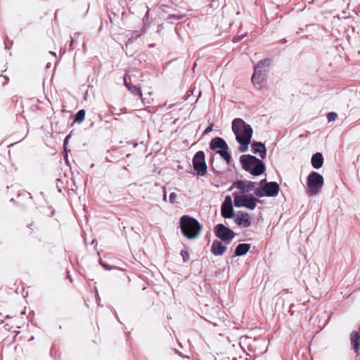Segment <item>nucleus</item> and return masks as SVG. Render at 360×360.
Masks as SVG:
<instances>
[{"label": "nucleus", "mask_w": 360, "mask_h": 360, "mask_svg": "<svg viewBox=\"0 0 360 360\" xmlns=\"http://www.w3.org/2000/svg\"><path fill=\"white\" fill-rule=\"evenodd\" d=\"M231 125L236 139L239 143L238 150L240 153L246 152L253 134L252 127L240 118L234 119Z\"/></svg>", "instance_id": "f257e3e1"}, {"label": "nucleus", "mask_w": 360, "mask_h": 360, "mask_svg": "<svg viewBox=\"0 0 360 360\" xmlns=\"http://www.w3.org/2000/svg\"><path fill=\"white\" fill-rule=\"evenodd\" d=\"M179 226L182 234L189 240L198 238L202 231L199 221L188 215H184L180 218Z\"/></svg>", "instance_id": "f03ea898"}, {"label": "nucleus", "mask_w": 360, "mask_h": 360, "mask_svg": "<svg viewBox=\"0 0 360 360\" xmlns=\"http://www.w3.org/2000/svg\"><path fill=\"white\" fill-rule=\"evenodd\" d=\"M241 167L253 176H259L265 171L264 162L252 155H242L240 157Z\"/></svg>", "instance_id": "7ed1b4c3"}, {"label": "nucleus", "mask_w": 360, "mask_h": 360, "mask_svg": "<svg viewBox=\"0 0 360 360\" xmlns=\"http://www.w3.org/2000/svg\"><path fill=\"white\" fill-rule=\"evenodd\" d=\"M323 177L316 172H311L307 179V194L309 196L316 195L323 186Z\"/></svg>", "instance_id": "20e7f679"}, {"label": "nucleus", "mask_w": 360, "mask_h": 360, "mask_svg": "<svg viewBox=\"0 0 360 360\" xmlns=\"http://www.w3.org/2000/svg\"><path fill=\"white\" fill-rule=\"evenodd\" d=\"M234 198V205L236 207H245L253 210L257 206V202L261 201L254 197L252 194L239 195L236 193H233Z\"/></svg>", "instance_id": "39448f33"}, {"label": "nucleus", "mask_w": 360, "mask_h": 360, "mask_svg": "<svg viewBox=\"0 0 360 360\" xmlns=\"http://www.w3.org/2000/svg\"><path fill=\"white\" fill-rule=\"evenodd\" d=\"M193 165L196 174L199 176H204L207 169L205 160V153L202 150L198 151L193 158Z\"/></svg>", "instance_id": "423d86ee"}, {"label": "nucleus", "mask_w": 360, "mask_h": 360, "mask_svg": "<svg viewBox=\"0 0 360 360\" xmlns=\"http://www.w3.org/2000/svg\"><path fill=\"white\" fill-rule=\"evenodd\" d=\"M214 233L217 238L229 244L235 236V233L222 224H218L214 227Z\"/></svg>", "instance_id": "0eeeda50"}, {"label": "nucleus", "mask_w": 360, "mask_h": 360, "mask_svg": "<svg viewBox=\"0 0 360 360\" xmlns=\"http://www.w3.org/2000/svg\"><path fill=\"white\" fill-rule=\"evenodd\" d=\"M255 182L238 180L233 184V186L230 188L229 190H231L233 188H236L240 190L243 193H245L252 191L255 189Z\"/></svg>", "instance_id": "6e6552de"}, {"label": "nucleus", "mask_w": 360, "mask_h": 360, "mask_svg": "<svg viewBox=\"0 0 360 360\" xmlns=\"http://www.w3.org/2000/svg\"><path fill=\"white\" fill-rule=\"evenodd\" d=\"M221 215L224 218L231 219L234 216V211L232 205V199L230 195L225 198L221 207Z\"/></svg>", "instance_id": "1a4fd4ad"}, {"label": "nucleus", "mask_w": 360, "mask_h": 360, "mask_svg": "<svg viewBox=\"0 0 360 360\" xmlns=\"http://www.w3.org/2000/svg\"><path fill=\"white\" fill-rule=\"evenodd\" d=\"M264 194L267 197H276L278 195L280 191L279 185L275 181L266 183L264 185Z\"/></svg>", "instance_id": "9d476101"}, {"label": "nucleus", "mask_w": 360, "mask_h": 360, "mask_svg": "<svg viewBox=\"0 0 360 360\" xmlns=\"http://www.w3.org/2000/svg\"><path fill=\"white\" fill-rule=\"evenodd\" d=\"M236 223L240 226L248 228L251 225V221L248 213L239 211L235 219Z\"/></svg>", "instance_id": "9b49d317"}, {"label": "nucleus", "mask_w": 360, "mask_h": 360, "mask_svg": "<svg viewBox=\"0 0 360 360\" xmlns=\"http://www.w3.org/2000/svg\"><path fill=\"white\" fill-rule=\"evenodd\" d=\"M251 148L254 154L258 155L262 159L265 158L266 155V148L264 143L262 142L253 141L251 143Z\"/></svg>", "instance_id": "f8f14e48"}, {"label": "nucleus", "mask_w": 360, "mask_h": 360, "mask_svg": "<svg viewBox=\"0 0 360 360\" xmlns=\"http://www.w3.org/2000/svg\"><path fill=\"white\" fill-rule=\"evenodd\" d=\"M226 247L222 244L219 240H214L211 245V252L216 256H221L224 254Z\"/></svg>", "instance_id": "ddd939ff"}, {"label": "nucleus", "mask_w": 360, "mask_h": 360, "mask_svg": "<svg viewBox=\"0 0 360 360\" xmlns=\"http://www.w3.org/2000/svg\"><path fill=\"white\" fill-rule=\"evenodd\" d=\"M210 147L212 150L220 149H229V146L226 141L221 137H215L212 139Z\"/></svg>", "instance_id": "4468645a"}, {"label": "nucleus", "mask_w": 360, "mask_h": 360, "mask_svg": "<svg viewBox=\"0 0 360 360\" xmlns=\"http://www.w3.org/2000/svg\"><path fill=\"white\" fill-rule=\"evenodd\" d=\"M270 64V59L265 58L262 60L255 65V71L259 72L260 75H264V73L267 71V68L269 67Z\"/></svg>", "instance_id": "2eb2a0df"}, {"label": "nucleus", "mask_w": 360, "mask_h": 360, "mask_svg": "<svg viewBox=\"0 0 360 360\" xmlns=\"http://www.w3.org/2000/svg\"><path fill=\"white\" fill-rule=\"evenodd\" d=\"M351 344L356 353L360 350V334L358 332H353L350 335Z\"/></svg>", "instance_id": "dca6fc26"}, {"label": "nucleus", "mask_w": 360, "mask_h": 360, "mask_svg": "<svg viewBox=\"0 0 360 360\" xmlns=\"http://www.w3.org/2000/svg\"><path fill=\"white\" fill-rule=\"evenodd\" d=\"M311 165L314 168L319 169L322 167L323 163V158L321 153H316L311 157Z\"/></svg>", "instance_id": "f3484780"}, {"label": "nucleus", "mask_w": 360, "mask_h": 360, "mask_svg": "<svg viewBox=\"0 0 360 360\" xmlns=\"http://www.w3.org/2000/svg\"><path fill=\"white\" fill-rule=\"evenodd\" d=\"M250 245L248 243H240L239 244L235 250V255L237 257L243 256L245 255L250 250Z\"/></svg>", "instance_id": "a211bd4d"}, {"label": "nucleus", "mask_w": 360, "mask_h": 360, "mask_svg": "<svg viewBox=\"0 0 360 360\" xmlns=\"http://www.w3.org/2000/svg\"><path fill=\"white\" fill-rule=\"evenodd\" d=\"M264 75H260L259 72H257L256 71L254 72L252 76V82L254 84L255 86L259 85L261 82L264 79Z\"/></svg>", "instance_id": "6ab92c4d"}, {"label": "nucleus", "mask_w": 360, "mask_h": 360, "mask_svg": "<svg viewBox=\"0 0 360 360\" xmlns=\"http://www.w3.org/2000/svg\"><path fill=\"white\" fill-rule=\"evenodd\" d=\"M217 153L220 155V156L226 162V163H229L231 156L230 153L228 151V149H221L217 151Z\"/></svg>", "instance_id": "aec40b11"}, {"label": "nucleus", "mask_w": 360, "mask_h": 360, "mask_svg": "<svg viewBox=\"0 0 360 360\" xmlns=\"http://www.w3.org/2000/svg\"><path fill=\"white\" fill-rule=\"evenodd\" d=\"M132 94H134V96H139L141 98H142V93H141V91L140 89V88L137 87L136 86H134V85H131L130 86H128V89H127Z\"/></svg>", "instance_id": "412c9836"}, {"label": "nucleus", "mask_w": 360, "mask_h": 360, "mask_svg": "<svg viewBox=\"0 0 360 360\" xmlns=\"http://www.w3.org/2000/svg\"><path fill=\"white\" fill-rule=\"evenodd\" d=\"M84 117H85V110H80L75 115V122L81 123L84 121Z\"/></svg>", "instance_id": "4be33fe9"}, {"label": "nucleus", "mask_w": 360, "mask_h": 360, "mask_svg": "<svg viewBox=\"0 0 360 360\" xmlns=\"http://www.w3.org/2000/svg\"><path fill=\"white\" fill-rule=\"evenodd\" d=\"M253 191H254V194L257 198H262L265 195L264 186L262 187L255 188V189Z\"/></svg>", "instance_id": "5701e85b"}, {"label": "nucleus", "mask_w": 360, "mask_h": 360, "mask_svg": "<svg viewBox=\"0 0 360 360\" xmlns=\"http://www.w3.org/2000/svg\"><path fill=\"white\" fill-rule=\"evenodd\" d=\"M337 117H338V114L334 112H329L327 115V119H328V122L335 121L336 120Z\"/></svg>", "instance_id": "b1692460"}, {"label": "nucleus", "mask_w": 360, "mask_h": 360, "mask_svg": "<svg viewBox=\"0 0 360 360\" xmlns=\"http://www.w3.org/2000/svg\"><path fill=\"white\" fill-rule=\"evenodd\" d=\"M181 255L182 257L184 262H186L189 259V254L186 250H182L181 251Z\"/></svg>", "instance_id": "393cba45"}, {"label": "nucleus", "mask_w": 360, "mask_h": 360, "mask_svg": "<svg viewBox=\"0 0 360 360\" xmlns=\"http://www.w3.org/2000/svg\"><path fill=\"white\" fill-rule=\"evenodd\" d=\"M124 86L128 89V86H131L132 84H131V78L128 76V75H124Z\"/></svg>", "instance_id": "a878e982"}, {"label": "nucleus", "mask_w": 360, "mask_h": 360, "mask_svg": "<svg viewBox=\"0 0 360 360\" xmlns=\"http://www.w3.org/2000/svg\"><path fill=\"white\" fill-rule=\"evenodd\" d=\"M176 197L177 195L175 193H171L169 197V202L172 204H174L176 202Z\"/></svg>", "instance_id": "bb28decb"}, {"label": "nucleus", "mask_w": 360, "mask_h": 360, "mask_svg": "<svg viewBox=\"0 0 360 360\" xmlns=\"http://www.w3.org/2000/svg\"><path fill=\"white\" fill-rule=\"evenodd\" d=\"M212 128H213V124H210L208 127H207V128L205 129L204 132H203V135L205 134H209L210 132H211L212 131Z\"/></svg>", "instance_id": "cd10ccee"}, {"label": "nucleus", "mask_w": 360, "mask_h": 360, "mask_svg": "<svg viewBox=\"0 0 360 360\" xmlns=\"http://www.w3.org/2000/svg\"><path fill=\"white\" fill-rule=\"evenodd\" d=\"M70 138V134L68 135L64 140V146L65 147L66 144L68 143V139Z\"/></svg>", "instance_id": "c85d7f7f"}, {"label": "nucleus", "mask_w": 360, "mask_h": 360, "mask_svg": "<svg viewBox=\"0 0 360 360\" xmlns=\"http://www.w3.org/2000/svg\"><path fill=\"white\" fill-rule=\"evenodd\" d=\"M171 18H174L175 20H179L180 17L179 16H175V15H170L169 19H171Z\"/></svg>", "instance_id": "c756f323"}, {"label": "nucleus", "mask_w": 360, "mask_h": 360, "mask_svg": "<svg viewBox=\"0 0 360 360\" xmlns=\"http://www.w3.org/2000/svg\"><path fill=\"white\" fill-rule=\"evenodd\" d=\"M75 43V39H72L70 43V46H72L73 44Z\"/></svg>", "instance_id": "7c9ffc66"}, {"label": "nucleus", "mask_w": 360, "mask_h": 360, "mask_svg": "<svg viewBox=\"0 0 360 360\" xmlns=\"http://www.w3.org/2000/svg\"><path fill=\"white\" fill-rule=\"evenodd\" d=\"M163 200L165 201H167V195H166V192L165 191H164Z\"/></svg>", "instance_id": "2f4dec72"}, {"label": "nucleus", "mask_w": 360, "mask_h": 360, "mask_svg": "<svg viewBox=\"0 0 360 360\" xmlns=\"http://www.w3.org/2000/svg\"><path fill=\"white\" fill-rule=\"evenodd\" d=\"M238 41H239V39H236V38H233V41L234 43H236V42H238Z\"/></svg>", "instance_id": "473e14b6"}, {"label": "nucleus", "mask_w": 360, "mask_h": 360, "mask_svg": "<svg viewBox=\"0 0 360 360\" xmlns=\"http://www.w3.org/2000/svg\"><path fill=\"white\" fill-rule=\"evenodd\" d=\"M50 53H51V55H53V57H55V58L56 57V53L55 52H52V51H51V52H50Z\"/></svg>", "instance_id": "72a5a7b5"}, {"label": "nucleus", "mask_w": 360, "mask_h": 360, "mask_svg": "<svg viewBox=\"0 0 360 360\" xmlns=\"http://www.w3.org/2000/svg\"><path fill=\"white\" fill-rule=\"evenodd\" d=\"M288 292L287 290H283L281 292V294H283V292L284 293H286Z\"/></svg>", "instance_id": "f704fd0d"}, {"label": "nucleus", "mask_w": 360, "mask_h": 360, "mask_svg": "<svg viewBox=\"0 0 360 360\" xmlns=\"http://www.w3.org/2000/svg\"><path fill=\"white\" fill-rule=\"evenodd\" d=\"M79 36V33H75V38H77Z\"/></svg>", "instance_id": "c9c22d12"}, {"label": "nucleus", "mask_w": 360, "mask_h": 360, "mask_svg": "<svg viewBox=\"0 0 360 360\" xmlns=\"http://www.w3.org/2000/svg\"><path fill=\"white\" fill-rule=\"evenodd\" d=\"M68 278L70 279V282H72V278H71V276H69V275H68Z\"/></svg>", "instance_id": "e433bc0d"}, {"label": "nucleus", "mask_w": 360, "mask_h": 360, "mask_svg": "<svg viewBox=\"0 0 360 360\" xmlns=\"http://www.w3.org/2000/svg\"><path fill=\"white\" fill-rule=\"evenodd\" d=\"M294 305L293 304H291L290 307V309H289V312H290L291 311V308L293 307Z\"/></svg>", "instance_id": "4c0bfd02"}, {"label": "nucleus", "mask_w": 360, "mask_h": 360, "mask_svg": "<svg viewBox=\"0 0 360 360\" xmlns=\"http://www.w3.org/2000/svg\"><path fill=\"white\" fill-rule=\"evenodd\" d=\"M50 68V63H49L47 65H46V68Z\"/></svg>", "instance_id": "58836bf2"}, {"label": "nucleus", "mask_w": 360, "mask_h": 360, "mask_svg": "<svg viewBox=\"0 0 360 360\" xmlns=\"http://www.w3.org/2000/svg\"><path fill=\"white\" fill-rule=\"evenodd\" d=\"M266 181V179H263V180H262V181H261V182H260V183H261V184L264 183V181Z\"/></svg>", "instance_id": "ea45409f"}, {"label": "nucleus", "mask_w": 360, "mask_h": 360, "mask_svg": "<svg viewBox=\"0 0 360 360\" xmlns=\"http://www.w3.org/2000/svg\"><path fill=\"white\" fill-rule=\"evenodd\" d=\"M124 169H127V167H125V166H124Z\"/></svg>", "instance_id": "a19ab883"}]
</instances>
